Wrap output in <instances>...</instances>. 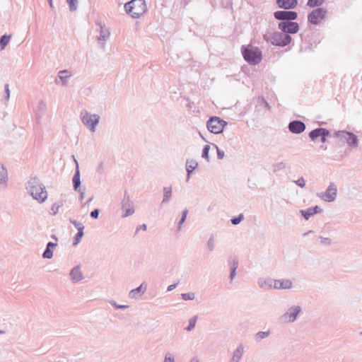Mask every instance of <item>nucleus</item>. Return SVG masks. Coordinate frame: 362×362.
Returning a JSON list of instances; mask_svg holds the SVG:
<instances>
[{
    "instance_id": "obj_4",
    "label": "nucleus",
    "mask_w": 362,
    "mask_h": 362,
    "mask_svg": "<svg viewBox=\"0 0 362 362\" xmlns=\"http://www.w3.org/2000/svg\"><path fill=\"white\" fill-rule=\"evenodd\" d=\"M244 59L252 64H257L261 62L262 54L257 49L245 48L243 52Z\"/></svg>"
},
{
    "instance_id": "obj_47",
    "label": "nucleus",
    "mask_w": 362,
    "mask_h": 362,
    "mask_svg": "<svg viewBox=\"0 0 362 362\" xmlns=\"http://www.w3.org/2000/svg\"><path fill=\"white\" fill-rule=\"evenodd\" d=\"M165 199H168L169 197H170V192H171V189H165Z\"/></svg>"
},
{
    "instance_id": "obj_26",
    "label": "nucleus",
    "mask_w": 362,
    "mask_h": 362,
    "mask_svg": "<svg viewBox=\"0 0 362 362\" xmlns=\"http://www.w3.org/2000/svg\"><path fill=\"white\" fill-rule=\"evenodd\" d=\"M270 334V331H266V332H258L255 334V339L257 341H259L260 340L267 338Z\"/></svg>"
},
{
    "instance_id": "obj_53",
    "label": "nucleus",
    "mask_w": 362,
    "mask_h": 362,
    "mask_svg": "<svg viewBox=\"0 0 362 362\" xmlns=\"http://www.w3.org/2000/svg\"><path fill=\"white\" fill-rule=\"evenodd\" d=\"M322 136V139H321L322 142L325 143L326 141V138H325L326 136Z\"/></svg>"
},
{
    "instance_id": "obj_29",
    "label": "nucleus",
    "mask_w": 362,
    "mask_h": 362,
    "mask_svg": "<svg viewBox=\"0 0 362 362\" xmlns=\"http://www.w3.org/2000/svg\"><path fill=\"white\" fill-rule=\"evenodd\" d=\"M181 296L184 300H192L195 298V294L193 292L182 293Z\"/></svg>"
},
{
    "instance_id": "obj_2",
    "label": "nucleus",
    "mask_w": 362,
    "mask_h": 362,
    "mask_svg": "<svg viewBox=\"0 0 362 362\" xmlns=\"http://www.w3.org/2000/svg\"><path fill=\"white\" fill-rule=\"evenodd\" d=\"M29 189L33 197L37 200L40 203H42L45 199V194L44 188L40 181L33 178L29 182Z\"/></svg>"
},
{
    "instance_id": "obj_21",
    "label": "nucleus",
    "mask_w": 362,
    "mask_h": 362,
    "mask_svg": "<svg viewBox=\"0 0 362 362\" xmlns=\"http://www.w3.org/2000/svg\"><path fill=\"white\" fill-rule=\"evenodd\" d=\"M122 211L123 216H128L134 212L133 205L129 200L123 202Z\"/></svg>"
},
{
    "instance_id": "obj_48",
    "label": "nucleus",
    "mask_w": 362,
    "mask_h": 362,
    "mask_svg": "<svg viewBox=\"0 0 362 362\" xmlns=\"http://www.w3.org/2000/svg\"><path fill=\"white\" fill-rule=\"evenodd\" d=\"M57 243L49 242L47 244V247L51 248L52 250H53L54 247H57Z\"/></svg>"
},
{
    "instance_id": "obj_52",
    "label": "nucleus",
    "mask_w": 362,
    "mask_h": 362,
    "mask_svg": "<svg viewBox=\"0 0 362 362\" xmlns=\"http://www.w3.org/2000/svg\"><path fill=\"white\" fill-rule=\"evenodd\" d=\"M189 362H199V360L197 357H193Z\"/></svg>"
},
{
    "instance_id": "obj_51",
    "label": "nucleus",
    "mask_w": 362,
    "mask_h": 362,
    "mask_svg": "<svg viewBox=\"0 0 362 362\" xmlns=\"http://www.w3.org/2000/svg\"><path fill=\"white\" fill-rule=\"evenodd\" d=\"M140 228H136V231H135V233H134V235H136L138 233V232H139V229H140ZM142 228V229H143V230H144V231H146V229H147V228H146V227H144V228Z\"/></svg>"
},
{
    "instance_id": "obj_30",
    "label": "nucleus",
    "mask_w": 362,
    "mask_h": 362,
    "mask_svg": "<svg viewBox=\"0 0 362 362\" xmlns=\"http://www.w3.org/2000/svg\"><path fill=\"white\" fill-rule=\"evenodd\" d=\"M325 0H308V6L310 7H315L321 5Z\"/></svg>"
},
{
    "instance_id": "obj_13",
    "label": "nucleus",
    "mask_w": 362,
    "mask_h": 362,
    "mask_svg": "<svg viewBox=\"0 0 362 362\" xmlns=\"http://www.w3.org/2000/svg\"><path fill=\"white\" fill-rule=\"evenodd\" d=\"M337 195V188L336 187L331 184L327 188V191L320 195V197L327 202H332Z\"/></svg>"
},
{
    "instance_id": "obj_54",
    "label": "nucleus",
    "mask_w": 362,
    "mask_h": 362,
    "mask_svg": "<svg viewBox=\"0 0 362 362\" xmlns=\"http://www.w3.org/2000/svg\"><path fill=\"white\" fill-rule=\"evenodd\" d=\"M45 256H46V254H45V250L42 252V257L45 259Z\"/></svg>"
},
{
    "instance_id": "obj_33",
    "label": "nucleus",
    "mask_w": 362,
    "mask_h": 362,
    "mask_svg": "<svg viewBox=\"0 0 362 362\" xmlns=\"http://www.w3.org/2000/svg\"><path fill=\"white\" fill-rule=\"evenodd\" d=\"M175 357L173 354L167 352L163 362H175Z\"/></svg>"
},
{
    "instance_id": "obj_37",
    "label": "nucleus",
    "mask_w": 362,
    "mask_h": 362,
    "mask_svg": "<svg viewBox=\"0 0 362 362\" xmlns=\"http://www.w3.org/2000/svg\"><path fill=\"white\" fill-rule=\"evenodd\" d=\"M209 150H210V146L209 145H206L202 151V157L206 158V160L209 159Z\"/></svg>"
},
{
    "instance_id": "obj_14",
    "label": "nucleus",
    "mask_w": 362,
    "mask_h": 362,
    "mask_svg": "<svg viewBox=\"0 0 362 362\" xmlns=\"http://www.w3.org/2000/svg\"><path fill=\"white\" fill-rule=\"evenodd\" d=\"M273 282L275 289H289L292 287V281L289 279H276Z\"/></svg>"
},
{
    "instance_id": "obj_44",
    "label": "nucleus",
    "mask_w": 362,
    "mask_h": 362,
    "mask_svg": "<svg viewBox=\"0 0 362 362\" xmlns=\"http://www.w3.org/2000/svg\"><path fill=\"white\" fill-rule=\"evenodd\" d=\"M53 257V250L47 247V259H51Z\"/></svg>"
},
{
    "instance_id": "obj_27",
    "label": "nucleus",
    "mask_w": 362,
    "mask_h": 362,
    "mask_svg": "<svg viewBox=\"0 0 362 362\" xmlns=\"http://www.w3.org/2000/svg\"><path fill=\"white\" fill-rule=\"evenodd\" d=\"M11 40V36L4 35L0 40V49H4L5 47L8 44Z\"/></svg>"
},
{
    "instance_id": "obj_25",
    "label": "nucleus",
    "mask_w": 362,
    "mask_h": 362,
    "mask_svg": "<svg viewBox=\"0 0 362 362\" xmlns=\"http://www.w3.org/2000/svg\"><path fill=\"white\" fill-rule=\"evenodd\" d=\"M317 206H315V208H310L306 211H302V214L306 219H308L310 216L317 213Z\"/></svg>"
},
{
    "instance_id": "obj_46",
    "label": "nucleus",
    "mask_w": 362,
    "mask_h": 362,
    "mask_svg": "<svg viewBox=\"0 0 362 362\" xmlns=\"http://www.w3.org/2000/svg\"><path fill=\"white\" fill-rule=\"evenodd\" d=\"M178 284H179V281H177V283H175L174 284H171V285L168 286L167 288V291H173V289H175L176 288V286H177Z\"/></svg>"
},
{
    "instance_id": "obj_28",
    "label": "nucleus",
    "mask_w": 362,
    "mask_h": 362,
    "mask_svg": "<svg viewBox=\"0 0 362 362\" xmlns=\"http://www.w3.org/2000/svg\"><path fill=\"white\" fill-rule=\"evenodd\" d=\"M230 270H237L238 267V260L237 258H230L229 259Z\"/></svg>"
},
{
    "instance_id": "obj_39",
    "label": "nucleus",
    "mask_w": 362,
    "mask_h": 362,
    "mask_svg": "<svg viewBox=\"0 0 362 362\" xmlns=\"http://www.w3.org/2000/svg\"><path fill=\"white\" fill-rule=\"evenodd\" d=\"M70 74L67 71H62L59 73V77L60 79L64 81L66 78H69Z\"/></svg>"
},
{
    "instance_id": "obj_43",
    "label": "nucleus",
    "mask_w": 362,
    "mask_h": 362,
    "mask_svg": "<svg viewBox=\"0 0 362 362\" xmlns=\"http://www.w3.org/2000/svg\"><path fill=\"white\" fill-rule=\"evenodd\" d=\"M235 276H236V270H230V276H229L230 283H232V281L235 278Z\"/></svg>"
},
{
    "instance_id": "obj_32",
    "label": "nucleus",
    "mask_w": 362,
    "mask_h": 362,
    "mask_svg": "<svg viewBox=\"0 0 362 362\" xmlns=\"http://www.w3.org/2000/svg\"><path fill=\"white\" fill-rule=\"evenodd\" d=\"M62 202L54 204L51 207V211L52 214H56L59 211V209L62 206Z\"/></svg>"
},
{
    "instance_id": "obj_7",
    "label": "nucleus",
    "mask_w": 362,
    "mask_h": 362,
    "mask_svg": "<svg viewBox=\"0 0 362 362\" xmlns=\"http://www.w3.org/2000/svg\"><path fill=\"white\" fill-rule=\"evenodd\" d=\"M81 119L83 124H85L92 131L95 130V127L99 122V116L96 115H90L86 111L81 112Z\"/></svg>"
},
{
    "instance_id": "obj_38",
    "label": "nucleus",
    "mask_w": 362,
    "mask_h": 362,
    "mask_svg": "<svg viewBox=\"0 0 362 362\" xmlns=\"http://www.w3.org/2000/svg\"><path fill=\"white\" fill-rule=\"evenodd\" d=\"M73 182H74V186L75 189H77L80 185V179H79L78 173H77L76 175H75L74 176Z\"/></svg>"
},
{
    "instance_id": "obj_49",
    "label": "nucleus",
    "mask_w": 362,
    "mask_h": 362,
    "mask_svg": "<svg viewBox=\"0 0 362 362\" xmlns=\"http://www.w3.org/2000/svg\"><path fill=\"white\" fill-rule=\"evenodd\" d=\"M90 216L91 217L93 218H97L98 216V209H95L94 211H93L91 213H90Z\"/></svg>"
},
{
    "instance_id": "obj_45",
    "label": "nucleus",
    "mask_w": 362,
    "mask_h": 362,
    "mask_svg": "<svg viewBox=\"0 0 362 362\" xmlns=\"http://www.w3.org/2000/svg\"><path fill=\"white\" fill-rule=\"evenodd\" d=\"M187 211L185 210V211H183L182 218H181V219L180 221V225H182L185 222V218L187 217Z\"/></svg>"
},
{
    "instance_id": "obj_6",
    "label": "nucleus",
    "mask_w": 362,
    "mask_h": 362,
    "mask_svg": "<svg viewBox=\"0 0 362 362\" xmlns=\"http://www.w3.org/2000/svg\"><path fill=\"white\" fill-rule=\"evenodd\" d=\"M327 16V10L322 8H318L313 10L308 16V21L313 24L320 23Z\"/></svg>"
},
{
    "instance_id": "obj_12",
    "label": "nucleus",
    "mask_w": 362,
    "mask_h": 362,
    "mask_svg": "<svg viewBox=\"0 0 362 362\" xmlns=\"http://www.w3.org/2000/svg\"><path fill=\"white\" fill-rule=\"evenodd\" d=\"M147 290V286L142 283L139 287L131 290L129 292L128 297L131 299L139 298Z\"/></svg>"
},
{
    "instance_id": "obj_20",
    "label": "nucleus",
    "mask_w": 362,
    "mask_h": 362,
    "mask_svg": "<svg viewBox=\"0 0 362 362\" xmlns=\"http://www.w3.org/2000/svg\"><path fill=\"white\" fill-rule=\"evenodd\" d=\"M328 134H329V132L326 129L319 128V129H315L313 130L312 132H310V137L311 138V139L315 140V139H317L319 136H327Z\"/></svg>"
},
{
    "instance_id": "obj_36",
    "label": "nucleus",
    "mask_w": 362,
    "mask_h": 362,
    "mask_svg": "<svg viewBox=\"0 0 362 362\" xmlns=\"http://www.w3.org/2000/svg\"><path fill=\"white\" fill-rule=\"evenodd\" d=\"M207 247H208L209 251H211V252L214 248V238L213 235H211L209 240H208Z\"/></svg>"
},
{
    "instance_id": "obj_18",
    "label": "nucleus",
    "mask_w": 362,
    "mask_h": 362,
    "mask_svg": "<svg viewBox=\"0 0 362 362\" xmlns=\"http://www.w3.org/2000/svg\"><path fill=\"white\" fill-rule=\"evenodd\" d=\"M277 4L280 8L290 9L296 7L297 0H277Z\"/></svg>"
},
{
    "instance_id": "obj_24",
    "label": "nucleus",
    "mask_w": 362,
    "mask_h": 362,
    "mask_svg": "<svg viewBox=\"0 0 362 362\" xmlns=\"http://www.w3.org/2000/svg\"><path fill=\"white\" fill-rule=\"evenodd\" d=\"M198 316L195 315L189 319V325L187 327H185V330L187 332L192 331L196 325L197 321Z\"/></svg>"
},
{
    "instance_id": "obj_58",
    "label": "nucleus",
    "mask_w": 362,
    "mask_h": 362,
    "mask_svg": "<svg viewBox=\"0 0 362 362\" xmlns=\"http://www.w3.org/2000/svg\"><path fill=\"white\" fill-rule=\"evenodd\" d=\"M359 334H360L361 336H362V331L359 333Z\"/></svg>"
},
{
    "instance_id": "obj_1",
    "label": "nucleus",
    "mask_w": 362,
    "mask_h": 362,
    "mask_svg": "<svg viewBox=\"0 0 362 362\" xmlns=\"http://www.w3.org/2000/svg\"><path fill=\"white\" fill-rule=\"evenodd\" d=\"M126 12L133 18H139L146 10L145 0H132L124 5Z\"/></svg>"
},
{
    "instance_id": "obj_15",
    "label": "nucleus",
    "mask_w": 362,
    "mask_h": 362,
    "mask_svg": "<svg viewBox=\"0 0 362 362\" xmlns=\"http://www.w3.org/2000/svg\"><path fill=\"white\" fill-rule=\"evenodd\" d=\"M288 129L293 133L299 134L305 130V126L302 122L293 121L289 124Z\"/></svg>"
},
{
    "instance_id": "obj_9",
    "label": "nucleus",
    "mask_w": 362,
    "mask_h": 362,
    "mask_svg": "<svg viewBox=\"0 0 362 362\" xmlns=\"http://www.w3.org/2000/svg\"><path fill=\"white\" fill-rule=\"evenodd\" d=\"M337 136L341 140L345 141L350 146H356L357 145V138L356 135L352 133L347 132L345 131L338 132L336 134Z\"/></svg>"
},
{
    "instance_id": "obj_10",
    "label": "nucleus",
    "mask_w": 362,
    "mask_h": 362,
    "mask_svg": "<svg viewBox=\"0 0 362 362\" xmlns=\"http://www.w3.org/2000/svg\"><path fill=\"white\" fill-rule=\"evenodd\" d=\"M279 28L284 33H296L298 31V24L296 22H281Z\"/></svg>"
},
{
    "instance_id": "obj_22",
    "label": "nucleus",
    "mask_w": 362,
    "mask_h": 362,
    "mask_svg": "<svg viewBox=\"0 0 362 362\" xmlns=\"http://www.w3.org/2000/svg\"><path fill=\"white\" fill-rule=\"evenodd\" d=\"M78 228V233L75 235L74 238V243H73V245H78L83 235V228Z\"/></svg>"
},
{
    "instance_id": "obj_42",
    "label": "nucleus",
    "mask_w": 362,
    "mask_h": 362,
    "mask_svg": "<svg viewBox=\"0 0 362 362\" xmlns=\"http://www.w3.org/2000/svg\"><path fill=\"white\" fill-rule=\"evenodd\" d=\"M296 183L300 187H303L305 185V182L303 178L298 179L297 181H296Z\"/></svg>"
},
{
    "instance_id": "obj_5",
    "label": "nucleus",
    "mask_w": 362,
    "mask_h": 362,
    "mask_svg": "<svg viewBox=\"0 0 362 362\" xmlns=\"http://www.w3.org/2000/svg\"><path fill=\"white\" fill-rule=\"evenodd\" d=\"M291 37L284 33H274L269 38L272 44L276 46H286L291 42Z\"/></svg>"
},
{
    "instance_id": "obj_17",
    "label": "nucleus",
    "mask_w": 362,
    "mask_h": 362,
    "mask_svg": "<svg viewBox=\"0 0 362 362\" xmlns=\"http://www.w3.org/2000/svg\"><path fill=\"white\" fill-rule=\"evenodd\" d=\"M244 353V346L240 344L237 349L233 351V356L230 362H240Z\"/></svg>"
},
{
    "instance_id": "obj_57",
    "label": "nucleus",
    "mask_w": 362,
    "mask_h": 362,
    "mask_svg": "<svg viewBox=\"0 0 362 362\" xmlns=\"http://www.w3.org/2000/svg\"><path fill=\"white\" fill-rule=\"evenodd\" d=\"M104 39H105V36L104 35H103L100 37H99V40H104Z\"/></svg>"
},
{
    "instance_id": "obj_40",
    "label": "nucleus",
    "mask_w": 362,
    "mask_h": 362,
    "mask_svg": "<svg viewBox=\"0 0 362 362\" xmlns=\"http://www.w3.org/2000/svg\"><path fill=\"white\" fill-rule=\"evenodd\" d=\"M67 2L69 4L71 10H74L76 8L77 0H67Z\"/></svg>"
},
{
    "instance_id": "obj_55",
    "label": "nucleus",
    "mask_w": 362,
    "mask_h": 362,
    "mask_svg": "<svg viewBox=\"0 0 362 362\" xmlns=\"http://www.w3.org/2000/svg\"><path fill=\"white\" fill-rule=\"evenodd\" d=\"M5 331L3 330V329H0V334H5Z\"/></svg>"
},
{
    "instance_id": "obj_3",
    "label": "nucleus",
    "mask_w": 362,
    "mask_h": 362,
    "mask_svg": "<svg viewBox=\"0 0 362 362\" xmlns=\"http://www.w3.org/2000/svg\"><path fill=\"white\" fill-rule=\"evenodd\" d=\"M301 312L299 305H294L288 308L281 316V320L284 322L291 323L295 322Z\"/></svg>"
},
{
    "instance_id": "obj_31",
    "label": "nucleus",
    "mask_w": 362,
    "mask_h": 362,
    "mask_svg": "<svg viewBox=\"0 0 362 362\" xmlns=\"http://www.w3.org/2000/svg\"><path fill=\"white\" fill-rule=\"evenodd\" d=\"M108 302L116 309L124 310L129 307L127 305H119L113 300H110Z\"/></svg>"
},
{
    "instance_id": "obj_16",
    "label": "nucleus",
    "mask_w": 362,
    "mask_h": 362,
    "mask_svg": "<svg viewBox=\"0 0 362 362\" xmlns=\"http://www.w3.org/2000/svg\"><path fill=\"white\" fill-rule=\"evenodd\" d=\"M70 276L74 282L79 281L83 279V275L79 266H76L71 270Z\"/></svg>"
},
{
    "instance_id": "obj_35",
    "label": "nucleus",
    "mask_w": 362,
    "mask_h": 362,
    "mask_svg": "<svg viewBox=\"0 0 362 362\" xmlns=\"http://www.w3.org/2000/svg\"><path fill=\"white\" fill-rule=\"evenodd\" d=\"M6 175V170L3 165H0V182H4Z\"/></svg>"
},
{
    "instance_id": "obj_19",
    "label": "nucleus",
    "mask_w": 362,
    "mask_h": 362,
    "mask_svg": "<svg viewBox=\"0 0 362 362\" xmlns=\"http://www.w3.org/2000/svg\"><path fill=\"white\" fill-rule=\"evenodd\" d=\"M273 280L271 279L259 278L257 281L259 286L264 290H269L273 288Z\"/></svg>"
},
{
    "instance_id": "obj_41",
    "label": "nucleus",
    "mask_w": 362,
    "mask_h": 362,
    "mask_svg": "<svg viewBox=\"0 0 362 362\" xmlns=\"http://www.w3.org/2000/svg\"><path fill=\"white\" fill-rule=\"evenodd\" d=\"M243 218V215H240L238 218H235L231 220V223L233 225H237L240 223L241 219Z\"/></svg>"
},
{
    "instance_id": "obj_34",
    "label": "nucleus",
    "mask_w": 362,
    "mask_h": 362,
    "mask_svg": "<svg viewBox=\"0 0 362 362\" xmlns=\"http://www.w3.org/2000/svg\"><path fill=\"white\" fill-rule=\"evenodd\" d=\"M319 238H320V242L323 245H329L332 243V238L330 237H324L320 235Z\"/></svg>"
},
{
    "instance_id": "obj_23",
    "label": "nucleus",
    "mask_w": 362,
    "mask_h": 362,
    "mask_svg": "<svg viewBox=\"0 0 362 362\" xmlns=\"http://www.w3.org/2000/svg\"><path fill=\"white\" fill-rule=\"evenodd\" d=\"M197 163L195 160H190L187 161V170L188 173V175H189L197 167Z\"/></svg>"
},
{
    "instance_id": "obj_8",
    "label": "nucleus",
    "mask_w": 362,
    "mask_h": 362,
    "mask_svg": "<svg viewBox=\"0 0 362 362\" xmlns=\"http://www.w3.org/2000/svg\"><path fill=\"white\" fill-rule=\"evenodd\" d=\"M226 124V122L218 117L211 118L207 123L208 129L214 134L221 133Z\"/></svg>"
},
{
    "instance_id": "obj_56",
    "label": "nucleus",
    "mask_w": 362,
    "mask_h": 362,
    "mask_svg": "<svg viewBox=\"0 0 362 362\" xmlns=\"http://www.w3.org/2000/svg\"><path fill=\"white\" fill-rule=\"evenodd\" d=\"M313 233V231H312V230H310V231H309V232H308V233H303V235H308V234H309V233Z\"/></svg>"
},
{
    "instance_id": "obj_50",
    "label": "nucleus",
    "mask_w": 362,
    "mask_h": 362,
    "mask_svg": "<svg viewBox=\"0 0 362 362\" xmlns=\"http://www.w3.org/2000/svg\"><path fill=\"white\" fill-rule=\"evenodd\" d=\"M217 154H218V158H220V159H222L224 157V153L223 151H221L218 148H217Z\"/></svg>"
},
{
    "instance_id": "obj_11",
    "label": "nucleus",
    "mask_w": 362,
    "mask_h": 362,
    "mask_svg": "<svg viewBox=\"0 0 362 362\" xmlns=\"http://www.w3.org/2000/svg\"><path fill=\"white\" fill-rule=\"evenodd\" d=\"M274 16L277 20L292 21L297 18L298 14L295 11H276Z\"/></svg>"
}]
</instances>
